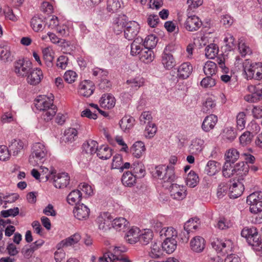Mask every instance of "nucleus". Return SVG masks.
<instances>
[{
    "instance_id": "obj_13",
    "label": "nucleus",
    "mask_w": 262,
    "mask_h": 262,
    "mask_svg": "<svg viewBox=\"0 0 262 262\" xmlns=\"http://www.w3.org/2000/svg\"><path fill=\"white\" fill-rule=\"evenodd\" d=\"M74 216L79 220H85L88 219L90 210L83 204H76L73 211Z\"/></svg>"
},
{
    "instance_id": "obj_23",
    "label": "nucleus",
    "mask_w": 262,
    "mask_h": 262,
    "mask_svg": "<svg viewBox=\"0 0 262 262\" xmlns=\"http://www.w3.org/2000/svg\"><path fill=\"white\" fill-rule=\"evenodd\" d=\"M230 198L236 199L242 195L244 190V185L240 182L234 183L229 188Z\"/></svg>"
},
{
    "instance_id": "obj_36",
    "label": "nucleus",
    "mask_w": 262,
    "mask_h": 262,
    "mask_svg": "<svg viewBox=\"0 0 262 262\" xmlns=\"http://www.w3.org/2000/svg\"><path fill=\"white\" fill-rule=\"evenodd\" d=\"M82 197V193L78 190L71 192L67 197V201L70 204H78Z\"/></svg>"
},
{
    "instance_id": "obj_20",
    "label": "nucleus",
    "mask_w": 262,
    "mask_h": 262,
    "mask_svg": "<svg viewBox=\"0 0 262 262\" xmlns=\"http://www.w3.org/2000/svg\"><path fill=\"white\" fill-rule=\"evenodd\" d=\"M233 167L235 174L239 176L238 181L243 180L242 177L247 174L250 168L249 165L244 162L236 163Z\"/></svg>"
},
{
    "instance_id": "obj_54",
    "label": "nucleus",
    "mask_w": 262,
    "mask_h": 262,
    "mask_svg": "<svg viewBox=\"0 0 262 262\" xmlns=\"http://www.w3.org/2000/svg\"><path fill=\"white\" fill-rule=\"evenodd\" d=\"M126 83L132 89L136 90L143 85V80L142 78H136L127 80Z\"/></svg>"
},
{
    "instance_id": "obj_56",
    "label": "nucleus",
    "mask_w": 262,
    "mask_h": 262,
    "mask_svg": "<svg viewBox=\"0 0 262 262\" xmlns=\"http://www.w3.org/2000/svg\"><path fill=\"white\" fill-rule=\"evenodd\" d=\"M232 164L225 162L223 167V175L226 178H229L235 174Z\"/></svg>"
},
{
    "instance_id": "obj_62",
    "label": "nucleus",
    "mask_w": 262,
    "mask_h": 262,
    "mask_svg": "<svg viewBox=\"0 0 262 262\" xmlns=\"http://www.w3.org/2000/svg\"><path fill=\"white\" fill-rule=\"evenodd\" d=\"M216 62L223 73L226 74L229 73V69L226 65V59L224 56L222 55V56L217 57Z\"/></svg>"
},
{
    "instance_id": "obj_48",
    "label": "nucleus",
    "mask_w": 262,
    "mask_h": 262,
    "mask_svg": "<svg viewBox=\"0 0 262 262\" xmlns=\"http://www.w3.org/2000/svg\"><path fill=\"white\" fill-rule=\"evenodd\" d=\"M152 49H146L143 50L140 55V59L144 62H151L154 58V54Z\"/></svg>"
},
{
    "instance_id": "obj_32",
    "label": "nucleus",
    "mask_w": 262,
    "mask_h": 262,
    "mask_svg": "<svg viewBox=\"0 0 262 262\" xmlns=\"http://www.w3.org/2000/svg\"><path fill=\"white\" fill-rule=\"evenodd\" d=\"M97 142L94 140H89L86 143H84L82 145L83 151L86 154L93 155L97 151Z\"/></svg>"
},
{
    "instance_id": "obj_19",
    "label": "nucleus",
    "mask_w": 262,
    "mask_h": 262,
    "mask_svg": "<svg viewBox=\"0 0 262 262\" xmlns=\"http://www.w3.org/2000/svg\"><path fill=\"white\" fill-rule=\"evenodd\" d=\"M99 102L102 107L111 109L115 106L116 100L112 95L106 94L102 96L99 100Z\"/></svg>"
},
{
    "instance_id": "obj_29",
    "label": "nucleus",
    "mask_w": 262,
    "mask_h": 262,
    "mask_svg": "<svg viewBox=\"0 0 262 262\" xmlns=\"http://www.w3.org/2000/svg\"><path fill=\"white\" fill-rule=\"evenodd\" d=\"M204 140L200 138H195L191 141L189 146L190 151L192 154H198L203 149L204 147Z\"/></svg>"
},
{
    "instance_id": "obj_55",
    "label": "nucleus",
    "mask_w": 262,
    "mask_h": 262,
    "mask_svg": "<svg viewBox=\"0 0 262 262\" xmlns=\"http://www.w3.org/2000/svg\"><path fill=\"white\" fill-rule=\"evenodd\" d=\"M229 186L227 183L223 182L220 183L217 187L216 195L220 199L223 198L227 193Z\"/></svg>"
},
{
    "instance_id": "obj_41",
    "label": "nucleus",
    "mask_w": 262,
    "mask_h": 262,
    "mask_svg": "<svg viewBox=\"0 0 262 262\" xmlns=\"http://www.w3.org/2000/svg\"><path fill=\"white\" fill-rule=\"evenodd\" d=\"M199 181L198 176L194 171L191 170L188 174L186 180V185L191 188H193L196 186Z\"/></svg>"
},
{
    "instance_id": "obj_63",
    "label": "nucleus",
    "mask_w": 262,
    "mask_h": 262,
    "mask_svg": "<svg viewBox=\"0 0 262 262\" xmlns=\"http://www.w3.org/2000/svg\"><path fill=\"white\" fill-rule=\"evenodd\" d=\"M59 46L61 47V50L64 53L71 54L72 49L71 47V42L66 39H61L60 41Z\"/></svg>"
},
{
    "instance_id": "obj_39",
    "label": "nucleus",
    "mask_w": 262,
    "mask_h": 262,
    "mask_svg": "<svg viewBox=\"0 0 262 262\" xmlns=\"http://www.w3.org/2000/svg\"><path fill=\"white\" fill-rule=\"evenodd\" d=\"M166 168V170L164 173L163 177H162V180L164 183L169 182L171 183L174 182L176 179L173 167L167 166Z\"/></svg>"
},
{
    "instance_id": "obj_53",
    "label": "nucleus",
    "mask_w": 262,
    "mask_h": 262,
    "mask_svg": "<svg viewBox=\"0 0 262 262\" xmlns=\"http://www.w3.org/2000/svg\"><path fill=\"white\" fill-rule=\"evenodd\" d=\"M42 54L43 60L47 66L49 67H51L54 59L51 50L49 48H46L42 50Z\"/></svg>"
},
{
    "instance_id": "obj_60",
    "label": "nucleus",
    "mask_w": 262,
    "mask_h": 262,
    "mask_svg": "<svg viewBox=\"0 0 262 262\" xmlns=\"http://www.w3.org/2000/svg\"><path fill=\"white\" fill-rule=\"evenodd\" d=\"M36 250H37L36 247H35L34 245L31 244L30 245H26L22 249V253L25 257L29 258L32 256V254Z\"/></svg>"
},
{
    "instance_id": "obj_40",
    "label": "nucleus",
    "mask_w": 262,
    "mask_h": 262,
    "mask_svg": "<svg viewBox=\"0 0 262 262\" xmlns=\"http://www.w3.org/2000/svg\"><path fill=\"white\" fill-rule=\"evenodd\" d=\"M226 162L231 164H233L239 157V152L237 149L231 148L225 154Z\"/></svg>"
},
{
    "instance_id": "obj_24",
    "label": "nucleus",
    "mask_w": 262,
    "mask_h": 262,
    "mask_svg": "<svg viewBox=\"0 0 262 262\" xmlns=\"http://www.w3.org/2000/svg\"><path fill=\"white\" fill-rule=\"evenodd\" d=\"M81 238V236L78 233H75L73 235L62 240L57 245V249H59L64 247L70 246L77 244Z\"/></svg>"
},
{
    "instance_id": "obj_57",
    "label": "nucleus",
    "mask_w": 262,
    "mask_h": 262,
    "mask_svg": "<svg viewBox=\"0 0 262 262\" xmlns=\"http://www.w3.org/2000/svg\"><path fill=\"white\" fill-rule=\"evenodd\" d=\"M131 168L133 169V172L136 175V177L141 178L144 176L145 170L141 164L134 163Z\"/></svg>"
},
{
    "instance_id": "obj_18",
    "label": "nucleus",
    "mask_w": 262,
    "mask_h": 262,
    "mask_svg": "<svg viewBox=\"0 0 262 262\" xmlns=\"http://www.w3.org/2000/svg\"><path fill=\"white\" fill-rule=\"evenodd\" d=\"M167 47L165 48L162 56V63L167 70H170L176 65V61L172 55L167 53Z\"/></svg>"
},
{
    "instance_id": "obj_17",
    "label": "nucleus",
    "mask_w": 262,
    "mask_h": 262,
    "mask_svg": "<svg viewBox=\"0 0 262 262\" xmlns=\"http://www.w3.org/2000/svg\"><path fill=\"white\" fill-rule=\"evenodd\" d=\"M25 146L24 142L19 139H14L11 140L9 144V149L10 152H12L13 156H17Z\"/></svg>"
},
{
    "instance_id": "obj_11",
    "label": "nucleus",
    "mask_w": 262,
    "mask_h": 262,
    "mask_svg": "<svg viewBox=\"0 0 262 262\" xmlns=\"http://www.w3.org/2000/svg\"><path fill=\"white\" fill-rule=\"evenodd\" d=\"M127 17L123 14L116 15L113 19V28L115 32L119 34L125 28L126 24L128 22Z\"/></svg>"
},
{
    "instance_id": "obj_30",
    "label": "nucleus",
    "mask_w": 262,
    "mask_h": 262,
    "mask_svg": "<svg viewBox=\"0 0 262 262\" xmlns=\"http://www.w3.org/2000/svg\"><path fill=\"white\" fill-rule=\"evenodd\" d=\"M96 153L97 156L102 160H107L112 155V149L105 145H101L98 148Z\"/></svg>"
},
{
    "instance_id": "obj_3",
    "label": "nucleus",
    "mask_w": 262,
    "mask_h": 262,
    "mask_svg": "<svg viewBox=\"0 0 262 262\" xmlns=\"http://www.w3.org/2000/svg\"><path fill=\"white\" fill-rule=\"evenodd\" d=\"M202 22L200 18L195 15L187 14V18L184 26L186 30L189 32H194L198 30L202 26Z\"/></svg>"
},
{
    "instance_id": "obj_8",
    "label": "nucleus",
    "mask_w": 262,
    "mask_h": 262,
    "mask_svg": "<svg viewBox=\"0 0 262 262\" xmlns=\"http://www.w3.org/2000/svg\"><path fill=\"white\" fill-rule=\"evenodd\" d=\"M126 250L125 247H116L114 249V253L108 251L103 256L98 258V262H113L116 259H119L120 252H124Z\"/></svg>"
},
{
    "instance_id": "obj_35",
    "label": "nucleus",
    "mask_w": 262,
    "mask_h": 262,
    "mask_svg": "<svg viewBox=\"0 0 262 262\" xmlns=\"http://www.w3.org/2000/svg\"><path fill=\"white\" fill-rule=\"evenodd\" d=\"M135 119L130 116H124L119 122L120 127L124 131L131 128L134 124Z\"/></svg>"
},
{
    "instance_id": "obj_64",
    "label": "nucleus",
    "mask_w": 262,
    "mask_h": 262,
    "mask_svg": "<svg viewBox=\"0 0 262 262\" xmlns=\"http://www.w3.org/2000/svg\"><path fill=\"white\" fill-rule=\"evenodd\" d=\"M224 137L229 141L231 142L236 137V133L232 127H227L224 130Z\"/></svg>"
},
{
    "instance_id": "obj_15",
    "label": "nucleus",
    "mask_w": 262,
    "mask_h": 262,
    "mask_svg": "<svg viewBox=\"0 0 262 262\" xmlns=\"http://www.w3.org/2000/svg\"><path fill=\"white\" fill-rule=\"evenodd\" d=\"M94 90V85L92 81L84 80L79 85V93L84 97H88L93 93Z\"/></svg>"
},
{
    "instance_id": "obj_45",
    "label": "nucleus",
    "mask_w": 262,
    "mask_h": 262,
    "mask_svg": "<svg viewBox=\"0 0 262 262\" xmlns=\"http://www.w3.org/2000/svg\"><path fill=\"white\" fill-rule=\"evenodd\" d=\"M42 23V19L38 16L33 17L30 21L31 26L35 32H39L43 29Z\"/></svg>"
},
{
    "instance_id": "obj_28",
    "label": "nucleus",
    "mask_w": 262,
    "mask_h": 262,
    "mask_svg": "<svg viewBox=\"0 0 262 262\" xmlns=\"http://www.w3.org/2000/svg\"><path fill=\"white\" fill-rule=\"evenodd\" d=\"M136 177L133 172L128 171L123 173L121 181L124 186L132 187L136 183Z\"/></svg>"
},
{
    "instance_id": "obj_33",
    "label": "nucleus",
    "mask_w": 262,
    "mask_h": 262,
    "mask_svg": "<svg viewBox=\"0 0 262 262\" xmlns=\"http://www.w3.org/2000/svg\"><path fill=\"white\" fill-rule=\"evenodd\" d=\"M150 249L149 255L152 258H158L163 255L164 250L162 248V244L155 243L152 245Z\"/></svg>"
},
{
    "instance_id": "obj_22",
    "label": "nucleus",
    "mask_w": 262,
    "mask_h": 262,
    "mask_svg": "<svg viewBox=\"0 0 262 262\" xmlns=\"http://www.w3.org/2000/svg\"><path fill=\"white\" fill-rule=\"evenodd\" d=\"M146 148L144 143L141 141L136 142L130 149V152L137 158H140L145 153Z\"/></svg>"
},
{
    "instance_id": "obj_27",
    "label": "nucleus",
    "mask_w": 262,
    "mask_h": 262,
    "mask_svg": "<svg viewBox=\"0 0 262 262\" xmlns=\"http://www.w3.org/2000/svg\"><path fill=\"white\" fill-rule=\"evenodd\" d=\"M142 42L143 39L141 37H137L134 39V41L132 42L130 46V53L132 55H140V54H141L143 50L142 48L143 44H141Z\"/></svg>"
},
{
    "instance_id": "obj_34",
    "label": "nucleus",
    "mask_w": 262,
    "mask_h": 262,
    "mask_svg": "<svg viewBox=\"0 0 262 262\" xmlns=\"http://www.w3.org/2000/svg\"><path fill=\"white\" fill-rule=\"evenodd\" d=\"M203 71L206 75L212 77L217 72L216 63L211 61H207L204 66Z\"/></svg>"
},
{
    "instance_id": "obj_52",
    "label": "nucleus",
    "mask_w": 262,
    "mask_h": 262,
    "mask_svg": "<svg viewBox=\"0 0 262 262\" xmlns=\"http://www.w3.org/2000/svg\"><path fill=\"white\" fill-rule=\"evenodd\" d=\"M215 102L211 98H208L203 103L202 111L204 113H210L215 107Z\"/></svg>"
},
{
    "instance_id": "obj_38",
    "label": "nucleus",
    "mask_w": 262,
    "mask_h": 262,
    "mask_svg": "<svg viewBox=\"0 0 262 262\" xmlns=\"http://www.w3.org/2000/svg\"><path fill=\"white\" fill-rule=\"evenodd\" d=\"M248 243L252 246L256 250L261 251V257H262V241L260 239L258 233L256 234L253 238H250Z\"/></svg>"
},
{
    "instance_id": "obj_47",
    "label": "nucleus",
    "mask_w": 262,
    "mask_h": 262,
    "mask_svg": "<svg viewBox=\"0 0 262 262\" xmlns=\"http://www.w3.org/2000/svg\"><path fill=\"white\" fill-rule=\"evenodd\" d=\"M122 4L121 0H108L107 10L110 12L114 13L121 8Z\"/></svg>"
},
{
    "instance_id": "obj_9",
    "label": "nucleus",
    "mask_w": 262,
    "mask_h": 262,
    "mask_svg": "<svg viewBox=\"0 0 262 262\" xmlns=\"http://www.w3.org/2000/svg\"><path fill=\"white\" fill-rule=\"evenodd\" d=\"M169 189L170 196L174 200H182L186 196V189L183 185L171 184Z\"/></svg>"
},
{
    "instance_id": "obj_2",
    "label": "nucleus",
    "mask_w": 262,
    "mask_h": 262,
    "mask_svg": "<svg viewBox=\"0 0 262 262\" xmlns=\"http://www.w3.org/2000/svg\"><path fill=\"white\" fill-rule=\"evenodd\" d=\"M50 179L53 180L54 186L60 189L66 187L70 182V177L65 172L53 175V172H50L49 174L45 176V182Z\"/></svg>"
},
{
    "instance_id": "obj_1",
    "label": "nucleus",
    "mask_w": 262,
    "mask_h": 262,
    "mask_svg": "<svg viewBox=\"0 0 262 262\" xmlns=\"http://www.w3.org/2000/svg\"><path fill=\"white\" fill-rule=\"evenodd\" d=\"M31 154L29 156V161L31 164L35 166L39 163H42L46 160L47 150L45 146L39 142L33 144Z\"/></svg>"
},
{
    "instance_id": "obj_50",
    "label": "nucleus",
    "mask_w": 262,
    "mask_h": 262,
    "mask_svg": "<svg viewBox=\"0 0 262 262\" xmlns=\"http://www.w3.org/2000/svg\"><path fill=\"white\" fill-rule=\"evenodd\" d=\"M258 233L257 230L255 227H251L250 228H245L243 229L241 232L242 236L246 238L247 242H249V239L253 237Z\"/></svg>"
},
{
    "instance_id": "obj_26",
    "label": "nucleus",
    "mask_w": 262,
    "mask_h": 262,
    "mask_svg": "<svg viewBox=\"0 0 262 262\" xmlns=\"http://www.w3.org/2000/svg\"><path fill=\"white\" fill-rule=\"evenodd\" d=\"M190 247L194 252H202L205 248L204 239L201 236L194 237L190 242Z\"/></svg>"
},
{
    "instance_id": "obj_37",
    "label": "nucleus",
    "mask_w": 262,
    "mask_h": 262,
    "mask_svg": "<svg viewBox=\"0 0 262 262\" xmlns=\"http://www.w3.org/2000/svg\"><path fill=\"white\" fill-rule=\"evenodd\" d=\"M128 223V222L125 219L119 217L112 221V226L115 229L121 231L124 229Z\"/></svg>"
},
{
    "instance_id": "obj_4",
    "label": "nucleus",
    "mask_w": 262,
    "mask_h": 262,
    "mask_svg": "<svg viewBox=\"0 0 262 262\" xmlns=\"http://www.w3.org/2000/svg\"><path fill=\"white\" fill-rule=\"evenodd\" d=\"M140 30L139 25L135 21H129L123 29L124 37L132 40L135 39Z\"/></svg>"
},
{
    "instance_id": "obj_12",
    "label": "nucleus",
    "mask_w": 262,
    "mask_h": 262,
    "mask_svg": "<svg viewBox=\"0 0 262 262\" xmlns=\"http://www.w3.org/2000/svg\"><path fill=\"white\" fill-rule=\"evenodd\" d=\"M27 81L31 85L38 84L43 78V73L38 68H31L27 75Z\"/></svg>"
},
{
    "instance_id": "obj_43",
    "label": "nucleus",
    "mask_w": 262,
    "mask_h": 262,
    "mask_svg": "<svg viewBox=\"0 0 262 262\" xmlns=\"http://www.w3.org/2000/svg\"><path fill=\"white\" fill-rule=\"evenodd\" d=\"M153 238V233L150 229L145 230L144 232L140 234L138 241L143 245H146L149 243Z\"/></svg>"
},
{
    "instance_id": "obj_31",
    "label": "nucleus",
    "mask_w": 262,
    "mask_h": 262,
    "mask_svg": "<svg viewBox=\"0 0 262 262\" xmlns=\"http://www.w3.org/2000/svg\"><path fill=\"white\" fill-rule=\"evenodd\" d=\"M220 164L215 161L210 160L208 162L205 171L209 176L214 175L220 169Z\"/></svg>"
},
{
    "instance_id": "obj_61",
    "label": "nucleus",
    "mask_w": 262,
    "mask_h": 262,
    "mask_svg": "<svg viewBox=\"0 0 262 262\" xmlns=\"http://www.w3.org/2000/svg\"><path fill=\"white\" fill-rule=\"evenodd\" d=\"M157 132V127L155 123H150L146 126L145 130V136L146 138L152 137Z\"/></svg>"
},
{
    "instance_id": "obj_5",
    "label": "nucleus",
    "mask_w": 262,
    "mask_h": 262,
    "mask_svg": "<svg viewBox=\"0 0 262 262\" xmlns=\"http://www.w3.org/2000/svg\"><path fill=\"white\" fill-rule=\"evenodd\" d=\"M212 248L217 252H221L223 255L231 252L233 248V243L231 240H222L217 239L211 243Z\"/></svg>"
},
{
    "instance_id": "obj_59",
    "label": "nucleus",
    "mask_w": 262,
    "mask_h": 262,
    "mask_svg": "<svg viewBox=\"0 0 262 262\" xmlns=\"http://www.w3.org/2000/svg\"><path fill=\"white\" fill-rule=\"evenodd\" d=\"M215 85V79L210 76H207L201 81V85L204 88H211Z\"/></svg>"
},
{
    "instance_id": "obj_6",
    "label": "nucleus",
    "mask_w": 262,
    "mask_h": 262,
    "mask_svg": "<svg viewBox=\"0 0 262 262\" xmlns=\"http://www.w3.org/2000/svg\"><path fill=\"white\" fill-rule=\"evenodd\" d=\"M96 222L98 228L105 232L111 228L112 217L108 212L101 213L97 218Z\"/></svg>"
},
{
    "instance_id": "obj_14",
    "label": "nucleus",
    "mask_w": 262,
    "mask_h": 262,
    "mask_svg": "<svg viewBox=\"0 0 262 262\" xmlns=\"http://www.w3.org/2000/svg\"><path fill=\"white\" fill-rule=\"evenodd\" d=\"M192 70L193 68L190 63L184 62L177 69V77L180 79H187L191 74Z\"/></svg>"
},
{
    "instance_id": "obj_44",
    "label": "nucleus",
    "mask_w": 262,
    "mask_h": 262,
    "mask_svg": "<svg viewBox=\"0 0 262 262\" xmlns=\"http://www.w3.org/2000/svg\"><path fill=\"white\" fill-rule=\"evenodd\" d=\"M77 135V130L75 128H69L64 132L63 140L65 142H72Z\"/></svg>"
},
{
    "instance_id": "obj_7",
    "label": "nucleus",
    "mask_w": 262,
    "mask_h": 262,
    "mask_svg": "<svg viewBox=\"0 0 262 262\" xmlns=\"http://www.w3.org/2000/svg\"><path fill=\"white\" fill-rule=\"evenodd\" d=\"M53 96L51 94L50 97L39 96L35 100V105L36 108L43 112L48 110L55 106L53 104Z\"/></svg>"
},
{
    "instance_id": "obj_16",
    "label": "nucleus",
    "mask_w": 262,
    "mask_h": 262,
    "mask_svg": "<svg viewBox=\"0 0 262 262\" xmlns=\"http://www.w3.org/2000/svg\"><path fill=\"white\" fill-rule=\"evenodd\" d=\"M217 120V117L215 115L211 114L206 116L202 124V129L205 132H209L214 128Z\"/></svg>"
},
{
    "instance_id": "obj_25",
    "label": "nucleus",
    "mask_w": 262,
    "mask_h": 262,
    "mask_svg": "<svg viewBox=\"0 0 262 262\" xmlns=\"http://www.w3.org/2000/svg\"><path fill=\"white\" fill-rule=\"evenodd\" d=\"M177 242L172 237H167L162 244V248L167 253H172L176 249Z\"/></svg>"
},
{
    "instance_id": "obj_49",
    "label": "nucleus",
    "mask_w": 262,
    "mask_h": 262,
    "mask_svg": "<svg viewBox=\"0 0 262 262\" xmlns=\"http://www.w3.org/2000/svg\"><path fill=\"white\" fill-rule=\"evenodd\" d=\"M203 0H187V4L188 5L187 10V14H190L199 7L203 4Z\"/></svg>"
},
{
    "instance_id": "obj_10",
    "label": "nucleus",
    "mask_w": 262,
    "mask_h": 262,
    "mask_svg": "<svg viewBox=\"0 0 262 262\" xmlns=\"http://www.w3.org/2000/svg\"><path fill=\"white\" fill-rule=\"evenodd\" d=\"M31 68V63L29 61L19 59L15 62V72L18 76L26 77Z\"/></svg>"
},
{
    "instance_id": "obj_46",
    "label": "nucleus",
    "mask_w": 262,
    "mask_h": 262,
    "mask_svg": "<svg viewBox=\"0 0 262 262\" xmlns=\"http://www.w3.org/2000/svg\"><path fill=\"white\" fill-rule=\"evenodd\" d=\"M157 38L154 35L147 36L143 42V46L146 49H152L157 45Z\"/></svg>"
},
{
    "instance_id": "obj_51",
    "label": "nucleus",
    "mask_w": 262,
    "mask_h": 262,
    "mask_svg": "<svg viewBox=\"0 0 262 262\" xmlns=\"http://www.w3.org/2000/svg\"><path fill=\"white\" fill-rule=\"evenodd\" d=\"M262 201V192H255L247 198V202L249 205Z\"/></svg>"
},
{
    "instance_id": "obj_42",
    "label": "nucleus",
    "mask_w": 262,
    "mask_h": 262,
    "mask_svg": "<svg viewBox=\"0 0 262 262\" xmlns=\"http://www.w3.org/2000/svg\"><path fill=\"white\" fill-rule=\"evenodd\" d=\"M205 56L207 58L213 59L217 54L219 48L214 43H210L205 48Z\"/></svg>"
},
{
    "instance_id": "obj_21",
    "label": "nucleus",
    "mask_w": 262,
    "mask_h": 262,
    "mask_svg": "<svg viewBox=\"0 0 262 262\" xmlns=\"http://www.w3.org/2000/svg\"><path fill=\"white\" fill-rule=\"evenodd\" d=\"M140 229L136 227H133L126 233L124 238L130 244L137 243L139 238Z\"/></svg>"
},
{
    "instance_id": "obj_58",
    "label": "nucleus",
    "mask_w": 262,
    "mask_h": 262,
    "mask_svg": "<svg viewBox=\"0 0 262 262\" xmlns=\"http://www.w3.org/2000/svg\"><path fill=\"white\" fill-rule=\"evenodd\" d=\"M57 111V107L56 106H53L50 109L43 112L42 117L43 120L46 121L51 120L54 115L56 114Z\"/></svg>"
}]
</instances>
